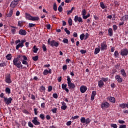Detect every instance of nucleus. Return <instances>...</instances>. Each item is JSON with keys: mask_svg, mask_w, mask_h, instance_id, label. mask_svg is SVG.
<instances>
[{"mask_svg": "<svg viewBox=\"0 0 128 128\" xmlns=\"http://www.w3.org/2000/svg\"><path fill=\"white\" fill-rule=\"evenodd\" d=\"M13 64L16 66L19 70H22V62L19 60L18 58H15L13 60Z\"/></svg>", "mask_w": 128, "mask_h": 128, "instance_id": "nucleus-1", "label": "nucleus"}, {"mask_svg": "<svg viewBox=\"0 0 128 128\" xmlns=\"http://www.w3.org/2000/svg\"><path fill=\"white\" fill-rule=\"evenodd\" d=\"M52 39L50 38H48V44L50 46L54 48V46H56V48H58L60 46V43L58 42H56V40H52L50 41Z\"/></svg>", "mask_w": 128, "mask_h": 128, "instance_id": "nucleus-2", "label": "nucleus"}, {"mask_svg": "<svg viewBox=\"0 0 128 128\" xmlns=\"http://www.w3.org/2000/svg\"><path fill=\"white\" fill-rule=\"evenodd\" d=\"M66 78L69 90H74L76 88V84L72 82V78L70 76H66Z\"/></svg>", "mask_w": 128, "mask_h": 128, "instance_id": "nucleus-3", "label": "nucleus"}, {"mask_svg": "<svg viewBox=\"0 0 128 128\" xmlns=\"http://www.w3.org/2000/svg\"><path fill=\"white\" fill-rule=\"evenodd\" d=\"M4 80L6 84H8L12 82V75H10V74L7 73L5 74Z\"/></svg>", "mask_w": 128, "mask_h": 128, "instance_id": "nucleus-4", "label": "nucleus"}, {"mask_svg": "<svg viewBox=\"0 0 128 128\" xmlns=\"http://www.w3.org/2000/svg\"><path fill=\"white\" fill-rule=\"evenodd\" d=\"M110 103H108V102H102L101 104V108L104 110V108H110Z\"/></svg>", "mask_w": 128, "mask_h": 128, "instance_id": "nucleus-5", "label": "nucleus"}, {"mask_svg": "<svg viewBox=\"0 0 128 128\" xmlns=\"http://www.w3.org/2000/svg\"><path fill=\"white\" fill-rule=\"evenodd\" d=\"M101 50L103 52V50H108V45L106 44V41L103 42L101 44Z\"/></svg>", "mask_w": 128, "mask_h": 128, "instance_id": "nucleus-6", "label": "nucleus"}, {"mask_svg": "<svg viewBox=\"0 0 128 128\" xmlns=\"http://www.w3.org/2000/svg\"><path fill=\"white\" fill-rule=\"evenodd\" d=\"M12 98L10 97L9 98L4 97V102L7 106L12 104Z\"/></svg>", "mask_w": 128, "mask_h": 128, "instance_id": "nucleus-7", "label": "nucleus"}, {"mask_svg": "<svg viewBox=\"0 0 128 128\" xmlns=\"http://www.w3.org/2000/svg\"><path fill=\"white\" fill-rule=\"evenodd\" d=\"M32 122L34 126H40V122L38 120V117L36 116L34 117Z\"/></svg>", "mask_w": 128, "mask_h": 128, "instance_id": "nucleus-8", "label": "nucleus"}, {"mask_svg": "<svg viewBox=\"0 0 128 128\" xmlns=\"http://www.w3.org/2000/svg\"><path fill=\"white\" fill-rule=\"evenodd\" d=\"M74 20L75 22H78L79 24H82L84 22L82 20V17H78V16H74Z\"/></svg>", "mask_w": 128, "mask_h": 128, "instance_id": "nucleus-9", "label": "nucleus"}, {"mask_svg": "<svg viewBox=\"0 0 128 128\" xmlns=\"http://www.w3.org/2000/svg\"><path fill=\"white\" fill-rule=\"evenodd\" d=\"M120 54L122 56H128V50L126 48H123L120 50Z\"/></svg>", "mask_w": 128, "mask_h": 128, "instance_id": "nucleus-10", "label": "nucleus"}, {"mask_svg": "<svg viewBox=\"0 0 128 128\" xmlns=\"http://www.w3.org/2000/svg\"><path fill=\"white\" fill-rule=\"evenodd\" d=\"M86 90H88V87L86 86L82 85L80 87V92L82 94H84Z\"/></svg>", "mask_w": 128, "mask_h": 128, "instance_id": "nucleus-11", "label": "nucleus"}, {"mask_svg": "<svg viewBox=\"0 0 128 128\" xmlns=\"http://www.w3.org/2000/svg\"><path fill=\"white\" fill-rule=\"evenodd\" d=\"M17 58L20 60H27L28 58L26 56L18 55Z\"/></svg>", "mask_w": 128, "mask_h": 128, "instance_id": "nucleus-12", "label": "nucleus"}, {"mask_svg": "<svg viewBox=\"0 0 128 128\" xmlns=\"http://www.w3.org/2000/svg\"><path fill=\"white\" fill-rule=\"evenodd\" d=\"M18 34L20 36H26L28 32L24 30L20 29L18 31Z\"/></svg>", "mask_w": 128, "mask_h": 128, "instance_id": "nucleus-13", "label": "nucleus"}, {"mask_svg": "<svg viewBox=\"0 0 128 128\" xmlns=\"http://www.w3.org/2000/svg\"><path fill=\"white\" fill-rule=\"evenodd\" d=\"M18 4V2L14 0L10 3V6L13 8H16Z\"/></svg>", "mask_w": 128, "mask_h": 128, "instance_id": "nucleus-14", "label": "nucleus"}, {"mask_svg": "<svg viewBox=\"0 0 128 128\" xmlns=\"http://www.w3.org/2000/svg\"><path fill=\"white\" fill-rule=\"evenodd\" d=\"M115 80H116L118 82H122V78L120 77V75L116 76Z\"/></svg>", "mask_w": 128, "mask_h": 128, "instance_id": "nucleus-15", "label": "nucleus"}, {"mask_svg": "<svg viewBox=\"0 0 128 128\" xmlns=\"http://www.w3.org/2000/svg\"><path fill=\"white\" fill-rule=\"evenodd\" d=\"M120 74L122 75V76H123V78H126V70H124V69H122L120 70Z\"/></svg>", "mask_w": 128, "mask_h": 128, "instance_id": "nucleus-16", "label": "nucleus"}, {"mask_svg": "<svg viewBox=\"0 0 128 128\" xmlns=\"http://www.w3.org/2000/svg\"><path fill=\"white\" fill-rule=\"evenodd\" d=\"M62 106H61L62 110H66V108H68V106H66V103H65L64 102H61Z\"/></svg>", "mask_w": 128, "mask_h": 128, "instance_id": "nucleus-17", "label": "nucleus"}, {"mask_svg": "<svg viewBox=\"0 0 128 128\" xmlns=\"http://www.w3.org/2000/svg\"><path fill=\"white\" fill-rule=\"evenodd\" d=\"M107 99L110 102H112V104H116V98H114V97L108 96Z\"/></svg>", "mask_w": 128, "mask_h": 128, "instance_id": "nucleus-18", "label": "nucleus"}, {"mask_svg": "<svg viewBox=\"0 0 128 128\" xmlns=\"http://www.w3.org/2000/svg\"><path fill=\"white\" fill-rule=\"evenodd\" d=\"M108 35L109 36H114V31L112 30V28H108Z\"/></svg>", "mask_w": 128, "mask_h": 128, "instance_id": "nucleus-19", "label": "nucleus"}, {"mask_svg": "<svg viewBox=\"0 0 128 128\" xmlns=\"http://www.w3.org/2000/svg\"><path fill=\"white\" fill-rule=\"evenodd\" d=\"M128 20V15L126 14L122 16V18L120 19V20L122 22H126Z\"/></svg>", "mask_w": 128, "mask_h": 128, "instance_id": "nucleus-20", "label": "nucleus"}, {"mask_svg": "<svg viewBox=\"0 0 128 128\" xmlns=\"http://www.w3.org/2000/svg\"><path fill=\"white\" fill-rule=\"evenodd\" d=\"M104 86V83L102 81V80H100L98 82V88H102V86Z\"/></svg>", "mask_w": 128, "mask_h": 128, "instance_id": "nucleus-21", "label": "nucleus"}, {"mask_svg": "<svg viewBox=\"0 0 128 128\" xmlns=\"http://www.w3.org/2000/svg\"><path fill=\"white\" fill-rule=\"evenodd\" d=\"M119 106L121 108H128V104L123 103L122 104H120Z\"/></svg>", "mask_w": 128, "mask_h": 128, "instance_id": "nucleus-22", "label": "nucleus"}, {"mask_svg": "<svg viewBox=\"0 0 128 128\" xmlns=\"http://www.w3.org/2000/svg\"><path fill=\"white\" fill-rule=\"evenodd\" d=\"M11 28H12V29H11V32L12 34H14L16 32V28H18L14 26H11Z\"/></svg>", "mask_w": 128, "mask_h": 128, "instance_id": "nucleus-23", "label": "nucleus"}, {"mask_svg": "<svg viewBox=\"0 0 128 128\" xmlns=\"http://www.w3.org/2000/svg\"><path fill=\"white\" fill-rule=\"evenodd\" d=\"M25 16H26V18L28 20H32V16H31L30 14H28L27 12H26L25 13Z\"/></svg>", "mask_w": 128, "mask_h": 128, "instance_id": "nucleus-24", "label": "nucleus"}, {"mask_svg": "<svg viewBox=\"0 0 128 128\" xmlns=\"http://www.w3.org/2000/svg\"><path fill=\"white\" fill-rule=\"evenodd\" d=\"M100 46H98V48H96L94 50V54H98L100 52Z\"/></svg>", "mask_w": 128, "mask_h": 128, "instance_id": "nucleus-25", "label": "nucleus"}, {"mask_svg": "<svg viewBox=\"0 0 128 128\" xmlns=\"http://www.w3.org/2000/svg\"><path fill=\"white\" fill-rule=\"evenodd\" d=\"M5 92H6V94H10L12 92H10V88H8V87H7L6 88Z\"/></svg>", "mask_w": 128, "mask_h": 128, "instance_id": "nucleus-26", "label": "nucleus"}, {"mask_svg": "<svg viewBox=\"0 0 128 128\" xmlns=\"http://www.w3.org/2000/svg\"><path fill=\"white\" fill-rule=\"evenodd\" d=\"M21 62H22V64L26 66L27 68L30 67V65H28V62L26 61V60H22Z\"/></svg>", "mask_w": 128, "mask_h": 128, "instance_id": "nucleus-27", "label": "nucleus"}, {"mask_svg": "<svg viewBox=\"0 0 128 128\" xmlns=\"http://www.w3.org/2000/svg\"><path fill=\"white\" fill-rule=\"evenodd\" d=\"M100 6L102 10H104V8H106V6L104 5V2H100Z\"/></svg>", "mask_w": 128, "mask_h": 128, "instance_id": "nucleus-28", "label": "nucleus"}, {"mask_svg": "<svg viewBox=\"0 0 128 128\" xmlns=\"http://www.w3.org/2000/svg\"><path fill=\"white\" fill-rule=\"evenodd\" d=\"M39 90L40 92H46V87L44 86H40L39 88Z\"/></svg>", "mask_w": 128, "mask_h": 128, "instance_id": "nucleus-29", "label": "nucleus"}, {"mask_svg": "<svg viewBox=\"0 0 128 128\" xmlns=\"http://www.w3.org/2000/svg\"><path fill=\"white\" fill-rule=\"evenodd\" d=\"M40 18L38 16H32L31 19V20H32L33 22H36V20H39Z\"/></svg>", "mask_w": 128, "mask_h": 128, "instance_id": "nucleus-30", "label": "nucleus"}, {"mask_svg": "<svg viewBox=\"0 0 128 128\" xmlns=\"http://www.w3.org/2000/svg\"><path fill=\"white\" fill-rule=\"evenodd\" d=\"M8 66V63L4 62L0 63V68H4V66Z\"/></svg>", "mask_w": 128, "mask_h": 128, "instance_id": "nucleus-31", "label": "nucleus"}, {"mask_svg": "<svg viewBox=\"0 0 128 128\" xmlns=\"http://www.w3.org/2000/svg\"><path fill=\"white\" fill-rule=\"evenodd\" d=\"M12 54H8L6 56V58L8 60H12Z\"/></svg>", "mask_w": 128, "mask_h": 128, "instance_id": "nucleus-32", "label": "nucleus"}, {"mask_svg": "<svg viewBox=\"0 0 128 128\" xmlns=\"http://www.w3.org/2000/svg\"><path fill=\"white\" fill-rule=\"evenodd\" d=\"M14 12V10H10L8 13L7 14V17L8 18H10V16H12V14Z\"/></svg>", "mask_w": 128, "mask_h": 128, "instance_id": "nucleus-33", "label": "nucleus"}, {"mask_svg": "<svg viewBox=\"0 0 128 128\" xmlns=\"http://www.w3.org/2000/svg\"><path fill=\"white\" fill-rule=\"evenodd\" d=\"M114 56L115 58H118V56H120L118 51L116 50L114 52Z\"/></svg>", "mask_w": 128, "mask_h": 128, "instance_id": "nucleus-34", "label": "nucleus"}, {"mask_svg": "<svg viewBox=\"0 0 128 128\" xmlns=\"http://www.w3.org/2000/svg\"><path fill=\"white\" fill-rule=\"evenodd\" d=\"M80 120L81 122H82V124H86V118L82 117Z\"/></svg>", "mask_w": 128, "mask_h": 128, "instance_id": "nucleus-35", "label": "nucleus"}, {"mask_svg": "<svg viewBox=\"0 0 128 128\" xmlns=\"http://www.w3.org/2000/svg\"><path fill=\"white\" fill-rule=\"evenodd\" d=\"M68 24L70 26H72V18H70L68 20Z\"/></svg>", "mask_w": 128, "mask_h": 128, "instance_id": "nucleus-36", "label": "nucleus"}, {"mask_svg": "<svg viewBox=\"0 0 128 128\" xmlns=\"http://www.w3.org/2000/svg\"><path fill=\"white\" fill-rule=\"evenodd\" d=\"M53 10L55 12H56V10H58V6H56V3L54 4Z\"/></svg>", "mask_w": 128, "mask_h": 128, "instance_id": "nucleus-37", "label": "nucleus"}, {"mask_svg": "<svg viewBox=\"0 0 128 128\" xmlns=\"http://www.w3.org/2000/svg\"><path fill=\"white\" fill-rule=\"evenodd\" d=\"M43 74L44 76H48V70L46 69L43 72Z\"/></svg>", "mask_w": 128, "mask_h": 128, "instance_id": "nucleus-38", "label": "nucleus"}, {"mask_svg": "<svg viewBox=\"0 0 128 128\" xmlns=\"http://www.w3.org/2000/svg\"><path fill=\"white\" fill-rule=\"evenodd\" d=\"M32 59L33 60H34V62H37V60H38V56H33L32 58Z\"/></svg>", "mask_w": 128, "mask_h": 128, "instance_id": "nucleus-39", "label": "nucleus"}, {"mask_svg": "<svg viewBox=\"0 0 128 128\" xmlns=\"http://www.w3.org/2000/svg\"><path fill=\"white\" fill-rule=\"evenodd\" d=\"M42 48L43 50V52H46L47 49H46V44H42Z\"/></svg>", "mask_w": 128, "mask_h": 128, "instance_id": "nucleus-40", "label": "nucleus"}, {"mask_svg": "<svg viewBox=\"0 0 128 128\" xmlns=\"http://www.w3.org/2000/svg\"><path fill=\"white\" fill-rule=\"evenodd\" d=\"M101 80H102V82H106L108 80V78H101Z\"/></svg>", "mask_w": 128, "mask_h": 128, "instance_id": "nucleus-41", "label": "nucleus"}, {"mask_svg": "<svg viewBox=\"0 0 128 128\" xmlns=\"http://www.w3.org/2000/svg\"><path fill=\"white\" fill-rule=\"evenodd\" d=\"M64 44H68V38H64L62 40Z\"/></svg>", "mask_w": 128, "mask_h": 128, "instance_id": "nucleus-42", "label": "nucleus"}, {"mask_svg": "<svg viewBox=\"0 0 128 128\" xmlns=\"http://www.w3.org/2000/svg\"><path fill=\"white\" fill-rule=\"evenodd\" d=\"M28 126H29V128H34V124H32V123L30 122H28Z\"/></svg>", "mask_w": 128, "mask_h": 128, "instance_id": "nucleus-43", "label": "nucleus"}, {"mask_svg": "<svg viewBox=\"0 0 128 128\" xmlns=\"http://www.w3.org/2000/svg\"><path fill=\"white\" fill-rule=\"evenodd\" d=\"M120 64L114 65V68L116 70H120Z\"/></svg>", "mask_w": 128, "mask_h": 128, "instance_id": "nucleus-44", "label": "nucleus"}, {"mask_svg": "<svg viewBox=\"0 0 128 128\" xmlns=\"http://www.w3.org/2000/svg\"><path fill=\"white\" fill-rule=\"evenodd\" d=\"M48 92H52V86H48Z\"/></svg>", "mask_w": 128, "mask_h": 128, "instance_id": "nucleus-45", "label": "nucleus"}, {"mask_svg": "<svg viewBox=\"0 0 128 128\" xmlns=\"http://www.w3.org/2000/svg\"><path fill=\"white\" fill-rule=\"evenodd\" d=\"M90 122H92V120L90 119V118H87L86 119V122L85 124H90Z\"/></svg>", "mask_w": 128, "mask_h": 128, "instance_id": "nucleus-46", "label": "nucleus"}, {"mask_svg": "<svg viewBox=\"0 0 128 128\" xmlns=\"http://www.w3.org/2000/svg\"><path fill=\"white\" fill-rule=\"evenodd\" d=\"M85 35L84 34H82L80 35V40H84V38Z\"/></svg>", "mask_w": 128, "mask_h": 128, "instance_id": "nucleus-47", "label": "nucleus"}, {"mask_svg": "<svg viewBox=\"0 0 128 128\" xmlns=\"http://www.w3.org/2000/svg\"><path fill=\"white\" fill-rule=\"evenodd\" d=\"M66 86H68V84H62V90H65V88H66Z\"/></svg>", "mask_w": 128, "mask_h": 128, "instance_id": "nucleus-48", "label": "nucleus"}, {"mask_svg": "<svg viewBox=\"0 0 128 128\" xmlns=\"http://www.w3.org/2000/svg\"><path fill=\"white\" fill-rule=\"evenodd\" d=\"M112 26L114 32H116L118 30V26H116V24H114Z\"/></svg>", "mask_w": 128, "mask_h": 128, "instance_id": "nucleus-49", "label": "nucleus"}, {"mask_svg": "<svg viewBox=\"0 0 128 128\" xmlns=\"http://www.w3.org/2000/svg\"><path fill=\"white\" fill-rule=\"evenodd\" d=\"M40 118L42 120H44V114H40Z\"/></svg>", "mask_w": 128, "mask_h": 128, "instance_id": "nucleus-50", "label": "nucleus"}, {"mask_svg": "<svg viewBox=\"0 0 128 128\" xmlns=\"http://www.w3.org/2000/svg\"><path fill=\"white\" fill-rule=\"evenodd\" d=\"M64 32L67 34H70V32L68 30V28H64Z\"/></svg>", "mask_w": 128, "mask_h": 128, "instance_id": "nucleus-51", "label": "nucleus"}, {"mask_svg": "<svg viewBox=\"0 0 128 128\" xmlns=\"http://www.w3.org/2000/svg\"><path fill=\"white\" fill-rule=\"evenodd\" d=\"M34 26H36V24H34L32 23L28 24V28H34Z\"/></svg>", "mask_w": 128, "mask_h": 128, "instance_id": "nucleus-52", "label": "nucleus"}, {"mask_svg": "<svg viewBox=\"0 0 128 128\" xmlns=\"http://www.w3.org/2000/svg\"><path fill=\"white\" fill-rule=\"evenodd\" d=\"M82 16H86V9H83L82 10Z\"/></svg>", "mask_w": 128, "mask_h": 128, "instance_id": "nucleus-53", "label": "nucleus"}, {"mask_svg": "<svg viewBox=\"0 0 128 128\" xmlns=\"http://www.w3.org/2000/svg\"><path fill=\"white\" fill-rule=\"evenodd\" d=\"M110 126H111V128H118V125H116V124H111Z\"/></svg>", "mask_w": 128, "mask_h": 128, "instance_id": "nucleus-54", "label": "nucleus"}, {"mask_svg": "<svg viewBox=\"0 0 128 128\" xmlns=\"http://www.w3.org/2000/svg\"><path fill=\"white\" fill-rule=\"evenodd\" d=\"M34 114L35 116H37L38 114V108H34Z\"/></svg>", "mask_w": 128, "mask_h": 128, "instance_id": "nucleus-55", "label": "nucleus"}, {"mask_svg": "<svg viewBox=\"0 0 128 128\" xmlns=\"http://www.w3.org/2000/svg\"><path fill=\"white\" fill-rule=\"evenodd\" d=\"M62 70H68V65L65 64L62 66Z\"/></svg>", "mask_w": 128, "mask_h": 128, "instance_id": "nucleus-56", "label": "nucleus"}, {"mask_svg": "<svg viewBox=\"0 0 128 128\" xmlns=\"http://www.w3.org/2000/svg\"><path fill=\"white\" fill-rule=\"evenodd\" d=\"M58 10L60 12H62V6H60L58 8Z\"/></svg>", "mask_w": 128, "mask_h": 128, "instance_id": "nucleus-57", "label": "nucleus"}, {"mask_svg": "<svg viewBox=\"0 0 128 128\" xmlns=\"http://www.w3.org/2000/svg\"><path fill=\"white\" fill-rule=\"evenodd\" d=\"M52 96L54 98H58V94L56 93H54L52 94Z\"/></svg>", "mask_w": 128, "mask_h": 128, "instance_id": "nucleus-58", "label": "nucleus"}, {"mask_svg": "<svg viewBox=\"0 0 128 128\" xmlns=\"http://www.w3.org/2000/svg\"><path fill=\"white\" fill-rule=\"evenodd\" d=\"M118 122L121 124H126V122H124V120H118Z\"/></svg>", "mask_w": 128, "mask_h": 128, "instance_id": "nucleus-59", "label": "nucleus"}, {"mask_svg": "<svg viewBox=\"0 0 128 128\" xmlns=\"http://www.w3.org/2000/svg\"><path fill=\"white\" fill-rule=\"evenodd\" d=\"M56 110H58V108H54V109H52V112L53 114H56Z\"/></svg>", "mask_w": 128, "mask_h": 128, "instance_id": "nucleus-60", "label": "nucleus"}, {"mask_svg": "<svg viewBox=\"0 0 128 128\" xmlns=\"http://www.w3.org/2000/svg\"><path fill=\"white\" fill-rule=\"evenodd\" d=\"M119 128H126V125L120 124V125Z\"/></svg>", "mask_w": 128, "mask_h": 128, "instance_id": "nucleus-61", "label": "nucleus"}, {"mask_svg": "<svg viewBox=\"0 0 128 128\" xmlns=\"http://www.w3.org/2000/svg\"><path fill=\"white\" fill-rule=\"evenodd\" d=\"M92 96H96V91H92Z\"/></svg>", "mask_w": 128, "mask_h": 128, "instance_id": "nucleus-62", "label": "nucleus"}, {"mask_svg": "<svg viewBox=\"0 0 128 128\" xmlns=\"http://www.w3.org/2000/svg\"><path fill=\"white\" fill-rule=\"evenodd\" d=\"M22 21H19L18 22V26H22Z\"/></svg>", "mask_w": 128, "mask_h": 128, "instance_id": "nucleus-63", "label": "nucleus"}, {"mask_svg": "<svg viewBox=\"0 0 128 128\" xmlns=\"http://www.w3.org/2000/svg\"><path fill=\"white\" fill-rule=\"evenodd\" d=\"M66 124L68 126H71L72 125V121L70 120L66 122Z\"/></svg>", "mask_w": 128, "mask_h": 128, "instance_id": "nucleus-64", "label": "nucleus"}]
</instances>
